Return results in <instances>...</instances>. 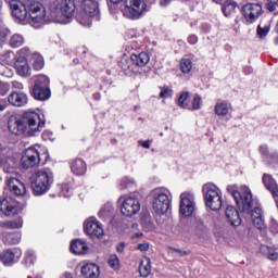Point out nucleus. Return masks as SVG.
Wrapping results in <instances>:
<instances>
[{"label": "nucleus", "mask_w": 278, "mask_h": 278, "mask_svg": "<svg viewBox=\"0 0 278 278\" xmlns=\"http://www.w3.org/2000/svg\"><path fill=\"white\" fill-rule=\"evenodd\" d=\"M21 164L24 168H35L40 164V152L38 149L30 147L24 151L21 159Z\"/></svg>", "instance_id": "ddd939ff"}, {"label": "nucleus", "mask_w": 278, "mask_h": 278, "mask_svg": "<svg viewBox=\"0 0 278 278\" xmlns=\"http://www.w3.org/2000/svg\"><path fill=\"white\" fill-rule=\"evenodd\" d=\"M117 253H123L125 251V243H119L116 245Z\"/></svg>", "instance_id": "052dcab7"}, {"label": "nucleus", "mask_w": 278, "mask_h": 278, "mask_svg": "<svg viewBox=\"0 0 278 278\" xmlns=\"http://www.w3.org/2000/svg\"><path fill=\"white\" fill-rule=\"evenodd\" d=\"M108 264L113 270H118L121 268V261L116 254H112L109 257Z\"/></svg>", "instance_id": "58836bf2"}, {"label": "nucleus", "mask_w": 278, "mask_h": 278, "mask_svg": "<svg viewBox=\"0 0 278 278\" xmlns=\"http://www.w3.org/2000/svg\"><path fill=\"white\" fill-rule=\"evenodd\" d=\"M169 253H177V255H179V257H184L186 255H188V252L179 250L177 248H168Z\"/></svg>", "instance_id": "603ef678"}, {"label": "nucleus", "mask_w": 278, "mask_h": 278, "mask_svg": "<svg viewBox=\"0 0 278 278\" xmlns=\"http://www.w3.org/2000/svg\"><path fill=\"white\" fill-rule=\"evenodd\" d=\"M81 274L86 278H98L101 275V270L97 264L89 263L81 267Z\"/></svg>", "instance_id": "a878e982"}, {"label": "nucleus", "mask_w": 278, "mask_h": 278, "mask_svg": "<svg viewBox=\"0 0 278 278\" xmlns=\"http://www.w3.org/2000/svg\"><path fill=\"white\" fill-rule=\"evenodd\" d=\"M99 2L97 0H83L81 12L77 15V21L84 27L92 25V17L99 16Z\"/></svg>", "instance_id": "0eeeda50"}, {"label": "nucleus", "mask_w": 278, "mask_h": 278, "mask_svg": "<svg viewBox=\"0 0 278 278\" xmlns=\"http://www.w3.org/2000/svg\"><path fill=\"white\" fill-rule=\"evenodd\" d=\"M30 184L36 197L47 194L53 184V173L49 170H39L30 177Z\"/></svg>", "instance_id": "20e7f679"}, {"label": "nucleus", "mask_w": 278, "mask_h": 278, "mask_svg": "<svg viewBox=\"0 0 278 278\" xmlns=\"http://www.w3.org/2000/svg\"><path fill=\"white\" fill-rule=\"evenodd\" d=\"M9 131L14 136H27V128L24 118L11 117L8 123Z\"/></svg>", "instance_id": "aec40b11"}, {"label": "nucleus", "mask_w": 278, "mask_h": 278, "mask_svg": "<svg viewBox=\"0 0 278 278\" xmlns=\"http://www.w3.org/2000/svg\"><path fill=\"white\" fill-rule=\"evenodd\" d=\"M260 252L267 257V260H270L271 262H275V260H278V252L277 249L270 248L268 245H261Z\"/></svg>", "instance_id": "473e14b6"}, {"label": "nucleus", "mask_w": 278, "mask_h": 278, "mask_svg": "<svg viewBox=\"0 0 278 278\" xmlns=\"http://www.w3.org/2000/svg\"><path fill=\"white\" fill-rule=\"evenodd\" d=\"M173 0H161V5H167L170 3Z\"/></svg>", "instance_id": "0e129e2a"}, {"label": "nucleus", "mask_w": 278, "mask_h": 278, "mask_svg": "<svg viewBox=\"0 0 278 278\" xmlns=\"http://www.w3.org/2000/svg\"><path fill=\"white\" fill-rule=\"evenodd\" d=\"M257 34L258 36H261V38H263V36H266V34H268V28H262V26H258Z\"/></svg>", "instance_id": "4d7b16f0"}, {"label": "nucleus", "mask_w": 278, "mask_h": 278, "mask_svg": "<svg viewBox=\"0 0 278 278\" xmlns=\"http://www.w3.org/2000/svg\"><path fill=\"white\" fill-rule=\"evenodd\" d=\"M152 207L155 214H166L170 210V198L168 193L155 191L152 201Z\"/></svg>", "instance_id": "f8f14e48"}, {"label": "nucleus", "mask_w": 278, "mask_h": 278, "mask_svg": "<svg viewBox=\"0 0 278 278\" xmlns=\"http://www.w3.org/2000/svg\"><path fill=\"white\" fill-rule=\"evenodd\" d=\"M188 42L189 45H197V42H199V38L197 37V35H190L188 37Z\"/></svg>", "instance_id": "6e6d98bb"}, {"label": "nucleus", "mask_w": 278, "mask_h": 278, "mask_svg": "<svg viewBox=\"0 0 278 278\" xmlns=\"http://www.w3.org/2000/svg\"><path fill=\"white\" fill-rule=\"evenodd\" d=\"M215 114L217 116H227L229 114V104L227 102H218L215 104Z\"/></svg>", "instance_id": "72a5a7b5"}, {"label": "nucleus", "mask_w": 278, "mask_h": 278, "mask_svg": "<svg viewBox=\"0 0 278 278\" xmlns=\"http://www.w3.org/2000/svg\"><path fill=\"white\" fill-rule=\"evenodd\" d=\"M263 184L269 190V192L273 194V197L276 201V205L278 207V186H277V181H275L273 176H270L268 174H265L263 176Z\"/></svg>", "instance_id": "4be33fe9"}, {"label": "nucleus", "mask_w": 278, "mask_h": 278, "mask_svg": "<svg viewBox=\"0 0 278 278\" xmlns=\"http://www.w3.org/2000/svg\"><path fill=\"white\" fill-rule=\"evenodd\" d=\"M270 229L273 231V233H278V223L277 222H273Z\"/></svg>", "instance_id": "bf43d9fd"}, {"label": "nucleus", "mask_w": 278, "mask_h": 278, "mask_svg": "<svg viewBox=\"0 0 278 278\" xmlns=\"http://www.w3.org/2000/svg\"><path fill=\"white\" fill-rule=\"evenodd\" d=\"M10 86L13 88V91L16 92H23V90H25V85L18 80H12Z\"/></svg>", "instance_id": "49530a36"}, {"label": "nucleus", "mask_w": 278, "mask_h": 278, "mask_svg": "<svg viewBox=\"0 0 278 278\" xmlns=\"http://www.w3.org/2000/svg\"><path fill=\"white\" fill-rule=\"evenodd\" d=\"M65 278H73V275H71V274H65Z\"/></svg>", "instance_id": "338daca9"}, {"label": "nucleus", "mask_w": 278, "mask_h": 278, "mask_svg": "<svg viewBox=\"0 0 278 278\" xmlns=\"http://www.w3.org/2000/svg\"><path fill=\"white\" fill-rule=\"evenodd\" d=\"M0 212L4 216H14L18 212V203L12 197H5L0 200Z\"/></svg>", "instance_id": "6ab92c4d"}, {"label": "nucleus", "mask_w": 278, "mask_h": 278, "mask_svg": "<svg viewBox=\"0 0 278 278\" xmlns=\"http://www.w3.org/2000/svg\"><path fill=\"white\" fill-rule=\"evenodd\" d=\"M237 5L238 4L236 2H226V4L222 9L223 14L225 16H229V15L233 14V12H236Z\"/></svg>", "instance_id": "4c0bfd02"}, {"label": "nucleus", "mask_w": 278, "mask_h": 278, "mask_svg": "<svg viewBox=\"0 0 278 278\" xmlns=\"http://www.w3.org/2000/svg\"><path fill=\"white\" fill-rule=\"evenodd\" d=\"M113 210H114V207L112 206V204H105L99 212L100 218H108V216H110V214H112Z\"/></svg>", "instance_id": "37998d69"}, {"label": "nucleus", "mask_w": 278, "mask_h": 278, "mask_svg": "<svg viewBox=\"0 0 278 278\" xmlns=\"http://www.w3.org/2000/svg\"><path fill=\"white\" fill-rule=\"evenodd\" d=\"M139 144L143 147V149H151V141H139Z\"/></svg>", "instance_id": "13d9d810"}, {"label": "nucleus", "mask_w": 278, "mask_h": 278, "mask_svg": "<svg viewBox=\"0 0 278 278\" xmlns=\"http://www.w3.org/2000/svg\"><path fill=\"white\" fill-rule=\"evenodd\" d=\"M242 14L247 23H255L262 16V7L257 3H248L242 7Z\"/></svg>", "instance_id": "dca6fc26"}, {"label": "nucleus", "mask_w": 278, "mask_h": 278, "mask_svg": "<svg viewBox=\"0 0 278 278\" xmlns=\"http://www.w3.org/2000/svg\"><path fill=\"white\" fill-rule=\"evenodd\" d=\"M130 60L135 66H139L140 68H144L147 64H149V54L147 52H141L139 54H131Z\"/></svg>", "instance_id": "cd10ccee"}, {"label": "nucleus", "mask_w": 278, "mask_h": 278, "mask_svg": "<svg viewBox=\"0 0 278 278\" xmlns=\"http://www.w3.org/2000/svg\"><path fill=\"white\" fill-rule=\"evenodd\" d=\"M0 75L2 77H12L14 75V71L12 68L5 66L3 63H0Z\"/></svg>", "instance_id": "c03bdc74"}, {"label": "nucleus", "mask_w": 278, "mask_h": 278, "mask_svg": "<svg viewBox=\"0 0 278 278\" xmlns=\"http://www.w3.org/2000/svg\"><path fill=\"white\" fill-rule=\"evenodd\" d=\"M9 5L14 18L20 23H27V8L25 7V1L10 0Z\"/></svg>", "instance_id": "4468645a"}, {"label": "nucleus", "mask_w": 278, "mask_h": 278, "mask_svg": "<svg viewBox=\"0 0 278 278\" xmlns=\"http://www.w3.org/2000/svg\"><path fill=\"white\" fill-rule=\"evenodd\" d=\"M26 262L28 264H34L36 262V254L33 251L26 252Z\"/></svg>", "instance_id": "3c124183"}, {"label": "nucleus", "mask_w": 278, "mask_h": 278, "mask_svg": "<svg viewBox=\"0 0 278 278\" xmlns=\"http://www.w3.org/2000/svg\"><path fill=\"white\" fill-rule=\"evenodd\" d=\"M16 58V54H14V51L12 50H3L0 53V60L1 62H4L5 64H12Z\"/></svg>", "instance_id": "f704fd0d"}, {"label": "nucleus", "mask_w": 278, "mask_h": 278, "mask_svg": "<svg viewBox=\"0 0 278 278\" xmlns=\"http://www.w3.org/2000/svg\"><path fill=\"white\" fill-rule=\"evenodd\" d=\"M225 214L228 223L232 225V227H240L242 219L240 218V213H238V210H236V207H226Z\"/></svg>", "instance_id": "b1692460"}, {"label": "nucleus", "mask_w": 278, "mask_h": 278, "mask_svg": "<svg viewBox=\"0 0 278 278\" xmlns=\"http://www.w3.org/2000/svg\"><path fill=\"white\" fill-rule=\"evenodd\" d=\"M25 8L27 12V23L38 29L45 18H47V9L45 4L38 0H25Z\"/></svg>", "instance_id": "7ed1b4c3"}, {"label": "nucleus", "mask_w": 278, "mask_h": 278, "mask_svg": "<svg viewBox=\"0 0 278 278\" xmlns=\"http://www.w3.org/2000/svg\"><path fill=\"white\" fill-rule=\"evenodd\" d=\"M2 168L5 173H10L13 168H16V157L12 153L2 154Z\"/></svg>", "instance_id": "c85d7f7f"}, {"label": "nucleus", "mask_w": 278, "mask_h": 278, "mask_svg": "<svg viewBox=\"0 0 278 278\" xmlns=\"http://www.w3.org/2000/svg\"><path fill=\"white\" fill-rule=\"evenodd\" d=\"M33 67L35 71H42V68H45V59L42 58V55H33Z\"/></svg>", "instance_id": "e433bc0d"}, {"label": "nucleus", "mask_w": 278, "mask_h": 278, "mask_svg": "<svg viewBox=\"0 0 278 278\" xmlns=\"http://www.w3.org/2000/svg\"><path fill=\"white\" fill-rule=\"evenodd\" d=\"M84 231L90 238H97L101 240L103 236H105V231L103 230V224L97 220V217H89L84 223Z\"/></svg>", "instance_id": "9b49d317"}, {"label": "nucleus", "mask_w": 278, "mask_h": 278, "mask_svg": "<svg viewBox=\"0 0 278 278\" xmlns=\"http://www.w3.org/2000/svg\"><path fill=\"white\" fill-rule=\"evenodd\" d=\"M151 270H152L151 258L143 257L139 265L140 277H143V278L149 277V275H151Z\"/></svg>", "instance_id": "c756f323"}, {"label": "nucleus", "mask_w": 278, "mask_h": 278, "mask_svg": "<svg viewBox=\"0 0 278 278\" xmlns=\"http://www.w3.org/2000/svg\"><path fill=\"white\" fill-rule=\"evenodd\" d=\"M23 118L27 136H36L42 131L45 122L40 121V114L29 111L23 114Z\"/></svg>", "instance_id": "6e6552de"}, {"label": "nucleus", "mask_w": 278, "mask_h": 278, "mask_svg": "<svg viewBox=\"0 0 278 278\" xmlns=\"http://www.w3.org/2000/svg\"><path fill=\"white\" fill-rule=\"evenodd\" d=\"M202 192L206 207L212 212H219L223 207V191L216 185L207 182L202 187Z\"/></svg>", "instance_id": "39448f33"}, {"label": "nucleus", "mask_w": 278, "mask_h": 278, "mask_svg": "<svg viewBox=\"0 0 278 278\" xmlns=\"http://www.w3.org/2000/svg\"><path fill=\"white\" fill-rule=\"evenodd\" d=\"M0 168H3V152H0Z\"/></svg>", "instance_id": "e2e57ef3"}, {"label": "nucleus", "mask_w": 278, "mask_h": 278, "mask_svg": "<svg viewBox=\"0 0 278 278\" xmlns=\"http://www.w3.org/2000/svg\"><path fill=\"white\" fill-rule=\"evenodd\" d=\"M49 77L45 75L37 76L33 88V96L37 101H47L51 97V89H49Z\"/></svg>", "instance_id": "9d476101"}, {"label": "nucleus", "mask_w": 278, "mask_h": 278, "mask_svg": "<svg viewBox=\"0 0 278 278\" xmlns=\"http://www.w3.org/2000/svg\"><path fill=\"white\" fill-rule=\"evenodd\" d=\"M277 8H278V0H267L266 9L269 12H275V10H277Z\"/></svg>", "instance_id": "8fccbe9b"}, {"label": "nucleus", "mask_w": 278, "mask_h": 278, "mask_svg": "<svg viewBox=\"0 0 278 278\" xmlns=\"http://www.w3.org/2000/svg\"><path fill=\"white\" fill-rule=\"evenodd\" d=\"M21 255H23V252L18 248L7 249L0 253V261L5 266H12L21 260Z\"/></svg>", "instance_id": "f3484780"}, {"label": "nucleus", "mask_w": 278, "mask_h": 278, "mask_svg": "<svg viewBox=\"0 0 278 278\" xmlns=\"http://www.w3.org/2000/svg\"><path fill=\"white\" fill-rule=\"evenodd\" d=\"M15 71L20 77H27L29 75V63L25 59V49L20 50L15 59Z\"/></svg>", "instance_id": "a211bd4d"}, {"label": "nucleus", "mask_w": 278, "mask_h": 278, "mask_svg": "<svg viewBox=\"0 0 278 278\" xmlns=\"http://www.w3.org/2000/svg\"><path fill=\"white\" fill-rule=\"evenodd\" d=\"M134 186H136V182L134 181V179H130L128 177L123 178L119 182L121 190L130 189L134 188Z\"/></svg>", "instance_id": "ea45409f"}, {"label": "nucleus", "mask_w": 278, "mask_h": 278, "mask_svg": "<svg viewBox=\"0 0 278 278\" xmlns=\"http://www.w3.org/2000/svg\"><path fill=\"white\" fill-rule=\"evenodd\" d=\"M138 251H141V253H144L149 251V243H139L137 245Z\"/></svg>", "instance_id": "5fc2aeb1"}, {"label": "nucleus", "mask_w": 278, "mask_h": 278, "mask_svg": "<svg viewBox=\"0 0 278 278\" xmlns=\"http://www.w3.org/2000/svg\"><path fill=\"white\" fill-rule=\"evenodd\" d=\"M194 194L192 193H181L180 194V214L182 216H192L194 214Z\"/></svg>", "instance_id": "2eb2a0df"}, {"label": "nucleus", "mask_w": 278, "mask_h": 278, "mask_svg": "<svg viewBox=\"0 0 278 278\" xmlns=\"http://www.w3.org/2000/svg\"><path fill=\"white\" fill-rule=\"evenodd\" d=\"M27 101L28 98L25 91H11V94L8 96V102L13 108H25Z\"/></svg>", "instance_id": "412c9836"}, {"label": "nucleus", "mask_w": 278, "mask_h": 278, "mask_svg": "<svg viewBox=\"0 0 278 278\" xmlns=\"http://www.w3.org/2000/svg\"><path fill=\"white\" fill-rule=\"evenodd\" d=\"M23 227V218L17 217L13 220L0 222V229H21Z\"/></svg>", "instance_id": "7c9ffc66"}, {"label": "nucleus", "mask_w": 278, "mask_h": 278, "mask_svg": "<svg viewBox=\"0 0 278 278\" xmlns=\"http://www.w3.org/2000/svg\"><path fill=\"white\" fill-rule=\"evenodd\" d=\"M8 186L11 192H13V194H15L16 197H24V194L27 192L25 184L21 182V180L16 178H10L8 180Z\"/></svg>", "instance_id": "5701e85b"}, {"label": "nucleus", "mask_w": 278, "mask_h": 278, "mask_svg": "<svg viewBox=\"0 0 278 278\" xmlns=\"http://www.w3.org/2000/svg\"><path fill=\"white\" fill-rule=\"evenodd\" d=\"M201 96H199V93H195L192 100V110H201Z\"/></svg>", "instance_id": "09e8293b"}, {"label": "nucleus", "mask_w": 278, "mask_h": 278, "mask_svg": "<svg viewBox=\"0 0 278 278\" xmlns=\"http://www.w3.org/2000/svg\"><path fill=\"white\" fill-rule=\"evenodd\" d=\"M4 244L12 247L13 244H18L21 242V232H7L3 236Z\"/></svg>", "instance_id": "2f4dec72"}, {"label": "nucleus", "mask_w": 278, "mask_h": 278, "mask_svg": "<svg viewBox=\"0 0 278 278\" xmlns=\"http://www.w3.org/2000/svg\"><path fill=\"white\" fill-rule=\"evenodd\" d=\"M11 85L10 83H5L0 80V97H5L10 92Z\"/></svg>", "instance_id": "a18cd8bd"}, {"label": "nucleus", "mask_w": 278, "mask_h": 278, "mask_svg": "<svg viewBox=\"0 0 278 278\" xmlns=\"http://www.w3.org/2000/svg\"><path fill=\"white\" fill-rule=\"evenodd\" d=\"M189 97H190V92H188V91L182 92L178 98V105L184 109L188 108L187 101H188Z\"/></svg>", "instance_id": "79ce46f5"}, {"label": "nucleus", "mask_w": 278, "mask_h": 278, "mask_svg": "<svg viewBox=\"0 0 278 278\" xmlns=\"http://www.w3.org/2000/svg\"><path fill=\"white\" fill-rule=\"evenodd\" d=\"M71 170L74 175L81 176L86 175L87 165L86 162L81 159H75L72 161Z\"/></svg>", "instance_id": "bb28decb"}, {"label": "nucleus", "mask_w": 278, "mask_h": 278, "mask_svg": "<svg viewBox=\"0 0 278 278\" xmlns=\"http://www.w3.org/2000/svg\"><path fill=\"white\" fill-rule=\"evenodd\" d=\"M231 194L238 207H240L242 212L251 214L254 227L261 230L266 229V224L264 223V218L262 217V208L254 207L253 210V194L251 193V189H249L248 187H243L242 192L231 191Z\"/></svg>", "instance_id": "f257e3e1"}, {"label": "nucleus", "mask_w": 278, "mask_h": 278, "mask_svg": "<svg viewBox=\"0 0 278 278\" xmlns=\"http://www.w3.org/2000/svg\"><path fill=\"white\" fill-rule=\"evenodd\" d=\"M7 108L8 105L5 104V100L0 99V112H3Z\"/></svg>", "instance_id": "680f3d73"}, {"label": "nucleus", "mask_w": 278, "mask_h": 278, "mask_svg": "<svg viewBox=\"0 0 278 278\" xmlns=\"http://www.w3.org/2000/svg\"><path fill=\"white\" fill-rule=\"evenodd\" d=\"M113 5H118V3H124L125 8L123 10L124 16L130 18L131 21H138L142 18L147 12H149V7L146 0H110Z\"/></svg>", "instance_id": "f03ea898"}, {"label": "nucleus", "mask_w": 278, "mask_h": 278, "mask_svg": "<svg viewBox=\"0 0 278 278\" xmlns=\"http://www.w3.org/2000/svg\"><path fill=\"white\" fill-rule=\"evenodd\" d=\"M94 99H101V94L96 93V94H94Z\"/></svg>", "instance_id": "69168bd1"}, {"label": "nucleus", "mask_w": 278, "mask_h": 278, "mask_svg": "<svg viewBox=\"0 0 278 278\" xmlns=\"http://www.w3.org/2000/svg\"><path fill=\"white\" fill-rule=\"evenodd\" d=\"M74 64H79V59H74Z\"/></svg>", "instance_id": "774afa93"}, {"label": "nucleus", "mask_w": 278, "mask_h": 278, "mask_svg": "<svg viewBox=\"0 0 278 278\" xmlns=\"http://www.w3.org/2000/svg\"><path fill=\"white\" fill-rule=\"evenodd\" d=\"M51 18H73L77 10L75 0H54L49 7Z\"/></svg>", "instance_id": "423d86ee"}, {"label": "nucleus", "mask_w": 278, "mask_h": 278, "mask_svg": "<svg viewBox=\"0 0 278 278\" xmlns=\"http://www.w3.org/2000/svg\"><path fill=\"white\" fill-rule=\"evenodd\" d=\"M25 42V39L20 34H15L11 37L9 45L13 49H16L18 47H23V43Z\"/></svg>", "instance_id": "c9c22d12"}, {"label": "nucleus", "mask_w": 278, "mask_h": 278, "mask_svg": "<svg viewBox=\"0 0 278 278\" xmlns=\"http://www.w3.org/2000/svg\"><path fill=\"white\" fill-rule=\"evenodd\" d=\"M173 96V89L168 87H161L160 98L161 99H168V97Z\"/></svg>", "instance_id": "de8ad7c7"}, {"label": "nucleus", "mask_w": 278, "mask_h": 278, "mask_svg": "<svg viewBox=\"0 0 278 278\" xmlns=\"http://www.w3.org/2000/svg\"><path fill=\"white\" fill-rule=\"evenodd\" d=\"M71 251L75 255H86L88 253V243L85 240L76 239L71 243Z\"/></svg>", "instance_id": "393cba45"}, {"label": "nucleus", "mask_w": 278, "mask_h": 278, "mask_svg": "<svg viewBox=\"0 0 278 278\" xmlns=\"http://www.w3.org/2000/svg\"><path fill=\"white\" fill-rule=\"evenodd\" d=\"M121 201V214L126 218H131L140 212V199L136 195H127L119 198Z\"/></svg>", "instance_id": "1a4fd4ad"}, {"label": "nucleus", "mask_w": 278, "mask_h": 278, "mask_svg": "<svg viewBox=\"0 0 278 278\" xmlns=\"http://www.w3.org/2000/svg\"><path fill=\"white\" fill-rule=\"evenodd\" d=\"M182 73H190L192 71V61L190 59H182L180 62Z\"/></svg>", "instance_id": "a19ab883"}, {"label": "nucleus", "mask_w": 278, "mask_h": 278, "mask_svg": "<svg viewBox=\"0 0 278 278\" xmlns=\"http://www.w3.org/2000/svg\"><path fill=\"white\" fill-rule=\"evenodd\" d=\"M260 153L264 155L265 157H268L270 155V151L268 150V146L263 144L260 147Z\"/></svg>", "instance_id": "864d4df0"}]
</instances>
